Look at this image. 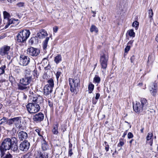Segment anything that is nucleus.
Instances as JSON below:
<instances>
[{
    "label": "nucleus",
    "mask_w": 158,
    "mask_h": 158,
    "mask_svg": "<svg viewBox=\"0 0 158 158\" xmlns=\"http://www.w3.org/2000/svg\"><path fill=\"white\" fill-rule=\"evenodd\" d=\"M153 13L152 9H150L148 10V15L149 18H152L153 16Z\"/></svg>",
    "instance_id": "obj_37"
},
{
    "label": "nucleus",
    "mask_w": 158,
    "mask_h": 158,
    "mask_svg": "<svg viewBox=\"0 0 158 158\" xmlns=\"http://www.w3.org/2000/svg\"><path fill=\"white\" fill-rule=\"evenodd\" d=\"M31 158L28 155H26L22 156L21 158Z\"/></svg>",
    "instance_id": "obj_49"
},
{
    "label": "nucleus",
    "mask_w": 158,
    "mask_h": 158,
    "mask_svg": "<svg viewBox=\"0 0 158 158\" xmlns=\"http://www.w3.org/2000/svg\"><path fill=\"white\" fill-rule=\"evenodd\" d=\"M101 80L100 77L96 75L94 78V82L97 83H99Z\"/></svg>",
    "instance_id": "obj_32"
},
{
    "label": "nucleus",
    "mask_w": 158,
    "mask_h": 158,
    "mask_svg": "<svg viewBox=\"0 0 158 158\" xmlns=\"http://www.w3.org/2000/svg\"><path fill=\"white\" fill-rule=\"evenodd\" d=\"M5 68V66H2L0 68V76L4 73Z\"/></svg>",
    "instance_id": "obj_36"
},
{
    "label": "nucleus",
    "mask_w": 158,
    "mask_h": 158,
    "mask_svg": "<svg viewBox=\"0 0 158 158\" xmlns=\"http://www.w3.org/2000/svg\"><path fill=\"white\" fill-rule=\"evenodd\" d=\"M58 123L53 125V128L52 130V131L53 134L56 135L58 134Z\"/></svg>",
    "instance_id": "obj_25"
},
{
    "label": "nucleus",
    "mask_w": 158,
    "mask_h": 158,
    "mask_svg": "<svg viewBox=\"0 0 158 158\" xmlns=\"http://www.w3.org/2000/svg\"><path fill=\"white\" fill-rule=\"evenodd\" d=\"M132 42H131V41H130L128 42V44H131L132 43Z\"/></svg>",
    "instance_id": "obj_61"
},
{
    "label": "nucleus",
    "mask_w": 158,
    "mask_h": 158,
    "mask_svg": "<svg viewBox=\"0 0 158 158\" xmlns=\"http://www.w3.org/2000/svg\"><path fill=\"white\" fill-rule=\"evenodd\" d=\"M61 73L60 72L58 71L56 73V75L57 79L58 80L60 76V75Z\"/></svg>",
    "instance_id": "obj_43"
},
{
    "label": "nucleus",
    "mask_w": 158,
    "mask_h": 158,
    "mask_svg": "<svg viewBox=\"0 0 158 158\" xmlns=\"http://www.w3.org/2000/svg\"><path fill=\"white\" fill-rule=\"evenodd\" d=\"M14 123L17 128H20L21 124V117H18L14 118Z\"/></svg>",
    "instance_id": "obj_17"
},
{
    "label": "nucleus",
    "mask_w": 158,
    "mask_h": 158,
    "mask_svg": "<svg viewBox=\"0 0 158 158\" xmlns=\"http://www.w3.org/2000/svg\"><path fill=\"white\" fill-rule=\"evenodd\" d=\"M30 146V143L27 141H24L20 144L19 149L21 150L26 151L28 149Z\"/></svg>",
    "instance_id": "obj_10"
},
{
    "label": "nucleus",
    "mask_w": 158,
    "mask_h": 158,
    "mask_svg": "<svg viewBox=\"0 0 158 158\" xmlns=\"http://www.w3.org/2000/svg\"><path fill=\"white\" fill-rule=\"evenodd\" d=\"M116 152V150H115V152H115H115Z\"/></svg>",
    "instance_id": "obj_64"
},
{
    "label": "nucleus",
    "mask_w": 158,
    "mask_h": 158,
    "mask_svg": "<svg viewBox=\"0 0 158 158\" xmlns=\"http://www.w3.org/2000/svg\"><path fill=\"white\" fill-rule=\"evenodd\" d=\"M14 118L9 119L7 121L8 124L9 125H11L14 123Z\"/></svg>",
    "instance_id": "obj_39"
},
{
    "label": "nucleus",
    "mask_w": 158,
    "mask_h": 158,
    "mask_svg": "<svg viewBox=\"0 0 158 158\" xmlns=\"http://www.w3.org/2000/svg\"><path fill=\"white\" fill-rule=\"evenodd\" d=\"M29 42L31 45L37 44L38 43L39 40L38 37L36 35L35 37H32L29 40Z\"/></svg>",
    "instance_id": "obj_20"
},
{
    "label": "nucleus",
    "mask_w": 158,
    "mask_h": 158,
    "mask_svg": "<svg viewBox=\"0 0 158 158\" xmlns=\"http://www.w3.org/2000/svg\"><path fill=\"white\" fill-rule=\"evenodd\" d=\"M37 97V96H36V95H34L32 101L35 102L36 100Z\"/></svg>",
    "instance_id": "obj_52"
},
{
    "label": "nucleus",
    "mask_w": 158,
    "mask_h": 158,
    "mask_svg": "<svg viewBox=\"0 0 158 158\" xmlns=\"http://www.w3.org/2000/svg\"><path fill=\"white\" fill-rule=\"evenodd\" d=\"M49 37H47L46 38L45 40L43 42V49H46L47 48V44L48 43V42L49 40Z\"/></svg>",
    "instance_id": "obj_27"
},
{
    "label": "nucleus",
    "mask_w": 158,
    "mask_h": 158,
    "mask_svg": "<svg viewBox=\"0 0 158 158\" xmlns=\"http://www.w3.org/2000/svg\"><path fill=\"white\" fill-rule=\"evenodd\" d=\"M44 118V114L40 112L33 116V120L34 121L38 123L42 121Z\"/></svg>",
    "instance_id": "obj_11"
},
{
    "label": "nucleus",
    "mask_w": 158,
    "mask_h": 158,
    "mask_svg": "<svg viewBox=\"0 0 158 158\" xmlns=\"http://www.w3.org/2000/svg\"><path fill=\"white\" fill-rule=\"evenodd\" d=\"M92 12L94 14H96V13L95 11H92Z\"/></svg>",
    "instance_id": "obj_59"
},
{
    "label": "nucleus",
    "mask_w": 158,
    "mask_h": 158,
    "mask_svg": "<svg viewBox=\"0 0 158 158\" xmlns=\"http://www.w3.org/2000/svg\"><path fill=\"white\" fill-rule=\"evenodd\" d=\"M18 136L20 140H25L28 138L27 134L25 132L21 131L18 133Z\"/></svg>",
    "instance_id": "obj_15"
},
{
    "label": "nucleus",
    "mask_w": 158,
    "mask_h": 158,
    "mask_svg": "<svg viewBox=\"0 0 158 158\" xmlns=\"http://www.w3.org/2000/svg\"><path fill=\"white\" fill-rule=\"evenodd\" d=\"M127 33L130 37H134L135 35V33L134 32L133 29H131L127 31Z\"/></svg>",
    "instance_id": "obj_30"
},
{
    "label": "nucleus",
    "mask_w": 158,
    "mask_h": 158,
    "mask_svg": "<svg viewBox=\"0 0 158 158\" xmlns=\"http://www.w3.org/2000/svg\"><path fill=\"white\" fill-rule=\"evenodd\" d=\"M43 99L42 97L40 95L37 96V97L36 98V100L35 102V103L38 104L40 103L42 101Z\"/></svg>",
    "instance_id": "obj_33"
},
{
    "label": "nucleus",
    "mask_w": 158,
    "mask_h": 158,
    "mask_svg": "<svg viewBox=\"0 0 158 158\" xmlns=\"http://www.w3.org/2000/svg\"><path fill=\"white\" fill-rule=\"evenodd\" d=\"M104 144H105V145H106V144H107V142H106V141H105V142H104Z\"/></svg>",
    "instance_id": "obj_62"
},
{
    "label": "nucleus",
    "mask_w": 158,
    "mask_h": 158,
    "mask_svg": "<svg viewBox=\"0 0 158 158\" xmlns=\"http://www.w3.org/2000/svg\"><path fill=\"white\" fill-rule=\"evenodd\" d=\"M32 80V78H30V77H24L23 78L21 79L20 81L22 83L24 84L27 86L30 83Z\"/></svg>",
    "instance_id": "obj_16"
},
{
    "label": "nucleus",
    "mask_w": 158,
    "mask_h": 158,
    "mask_svg": "<svg viewBox=\"0 0 158 158\" xmlns=\"http://www.w3.org/2000/svg\"><path fill=\"white\" fill-rule=\"evenodd\" d=\"M94 86L92 84H90L88 86V89L89 91V93H91L94 88Z\"/></svg>",
    "instance_id": "obj_35"
},
{
    "label": "nucleus",
    "mask_w": 158,
    "mask_h": 158,
    "mask_svg": "<svg viewBox=\"0 0 158 158\" xmlns=\"http://www.w3.org/2000/svg\"><path fill=\"white\" fill-rule=\"evenodd\" d=\"M48 148V146L45 140L43 139L41 141V149L43 152H47Z\"/></svg>",
    "instance_id": "obj_19"
},
{
    "label": "nucleus",
    "mask_w": 158,
    "mask_h": 158,
    "mask_svg": "<svg viewBox=\"0 0 158 158\" xmlns=\"http://www.w3.org/2000/svg\"><path fill=\"white\" fill-rule=\"evenodd\" d=\"M153 136V134L151 133H148L146 137L147 140H150V144L152 145V140L151 139L152 137Z\"/></svg>",
    "instance_id": "obj_26"
},
{
    "label": "nucleus",
    "mask_w": 158,
    "mask_h": 158,
    "mask_svg": "<svg viewBox=\"0 0 158 158\" xmlns=\"http://www.w3.org/2000/svg\"><path fill=\"white\" fill-rule=\"evenodd\" d=\"M93 17H94L95 16V15H93Z\"/></svg>",
    "instance_id": "obj_63"
},
{
    "label": "nucleus",
    "mask_w": 158,
    "mask_h": 158,
    "mask_svg": "<svg viewBox=\"0 0 158 158\" xmlns=\"http://www.w3.org/2000/svg\"><path fill=\"white\" fill-rule=\"evenodd\" d=\"M73 153L72 152V149H69V155L71 156L73 155Z\"/></svg>",
    "instance_id": "obj_44"
},
{
    "label": "nucleus",
    "mask_w": 158,
    "mask_h": 158,
    "mask_svg": "<svg viewBox=\"0 0 158 158\" xmlns=\"http://www.w3.org/2000/svg\"><path fill=\"white\" fill-rule=\"evenodd\" d=\"M69 81L70 86V91L72 92L76 93L77 88L80 85V81L79 77L76 76L74 79L69 78Z\"/></svg>",
    "instance_id": "obj_4"
},
{
    "label": "nucleus",
    "mask_w": 158,
    "mask_h": 158,
    "mask_svg": "<svg viewBox=\"0 0 158 158\" xmlns=\"http://www.w3.org/2000/svg\"><path fill=\"white\" fill-rule=\"evenodd\" d=\"M25 77H30V78H32V75L31 74L30 71L29 70H26L25 72Z\"/></svg>",
    "instance_id": "obj_31"
},
{
    "label": "nucleus",
    "mask_w": 158,
    "mask_h": 158,
    "mask_svg": "<svg viewBox=\"0 0 158 158\" xmlns=\"http://www.w3.org/2000/svg\"><path fill=\"white\" fill-rule=\"evenodd\" d=\"M35 131H36L37 133L40 136H41V135L40 134V130L38 129H36L35 130Z\"/></svg>",
    "instance_id": "obj_54"
},
{
    "label": "nucleus",
    "mask_w": 158,
    "mask_h": 158,
    "mask_svg": "<svg viewBox=\"0 0 158 158\" xmlns=\"http://www.w3.org/2000/svg\"><path fill=\"white\" fill-rule=\"evenodd\" d=\"M124 144V143L123 141H120L119 143L118 144V147H121L119 150H120L121 149L122 146H123Z\"/></svg>",
    "instance_id": "obj_40"
},
{
    "label": "nucleus",
    "mask_w": 158,
    "mask_h": 158,
    "mask_svg": "<svg viewBox=\"0 0 158 158\" xmlns=\"http://www.w3.org/2000/svg\"><path fill=\"white\" fill-rule=\"evenodd\" d=\"M6 21H4V24H6V25L5 26L6 28L8 27V26L13 23V20L12 19H8Z\"/></svg>",
    "instance_id": "obj_28"
},
{
    "label": "nucleus",
    "mask_w": 158,
    "mask_h": 158,
    "mask_svg": "<svg viewBox=\"0 0 158 158\" xmlns=\"http://www.w3.org/2000/svg\"><path fill=\"white\" fill-rule=\"evenodd\" d=\"M148 105L146 99L142 98L140 99V102H136L135 104H133V108L135 112H140L146 109Z\"/></svg>",
    "instance_id": "obj_2"
},
{
    "label": "nucleus",
    "mask_w": 158,
    "mask_h": 158,
    "mask_svg": "<svg viewBox=\"0 0 158 158\" xmlns=\"http://www.w3.org/2000/svg\"><path fill=\"white\" fill-rule=\"evenodd\" d=\"M48 84L45 85V86L51 87L53 88L54 86V81L52 79H50L47 81Z\"/></svg>",
    "instance_id": "obj_23"
},
{
    "label": "nucleus",
    "mask_w": 158,
    "mask_h": 158,
    "mask_svg": "<svg viewBox=\"0 0 158 158\" xmlns=\"http://www.w3.org/2000/svg\"><path fill=\"white\" fill-rule=\"evenodd\" d=\"M53 88L48 87V86H45L44 89V94L45 95L48 96L49 95L52 91Z\"/></svg>",
    "instance_id": "obj_18"
},
{
    "label": "nucleus",
    "mask_w": 158,
    "mask_h": 158,
    "mask_svg": "<svg viewBox=\"0 0 158 158\" xmlns=\"http://www.w3.org/2000/svg\"><path fill=\"white\" fill-rule=\"evenodd\" d=\"M17 140L15 137H12L11 139L9 138L5 139L0 146L1 157L4 155V152L6 150L10 149L14 152L18 150Z\"/></svg>",
    "instance_id": "obj_1"
},
{
    "label": "nucleus",
    "mask_w": 158,
    "mask_h": 158,
    "mask_svg": "<svg viewBox=\"0 0 158 158\" xmlns=\"http://www.w3.org/2000/svg\"><path fill=\"white\" fill-rule=\"evenodd\" d=\"M30 62V59L27 56L21 55L19 58V64L23 66L27 65Z\"/></svg>",
    "instance_id": "obj_8"
},
{
    "label": "nucleus",
    "mask_w": 158,
    "mask_h": 158,
    "mask_svg": "<svg viewBox=\"0 0 158 158\" xmlns=\"http://www.w3.org/2000/svg\"><path fill=\"white\" fill-rule=\"evenodd\" d=\"M27 52L28 54L33 56H36L40 53L39 49L32 47L27 48Z\"/></svg>",
    "instance_id": "obj_9"
},
{
    "label": "nucleus",
    "mask_w": 158,
    "mask_h": 158,
    "mask_svg": "<svg viewBox=\"0 0 158 158\" xmlns=\"http://www.w3.org/2000/svg\"><path fill=\"white\" fill-rule=\"evenodd\" d=\"M157 82L155 81L153 83V85L150 89V92L151 94L153 96L156 95L157 91Z\"/></svg>",
    "instance_id": "obj_12"
},
{
    "label": "nucleus",
    "mask_w": 158,
    "mask_h": 158,
    "mask_svg": "<svg viewBox=\"0 0 158 158\" xmlns=\"http://www.w3.org/2000/svg\"><path fill=\"white\" fill-rule=\"evenodd\" d=\"M105 148L106 151V152L108 151L109 148V145L108 144H106L105 146Z\"/></svg>",
    "instance_id": "obj_46"
},
{
    "label": "nucleus",
    "mask_w": 158,
    "mask_h": 158,
    "mask_svg": "<svg viewBox=\"0 0 158 158\" xmlns=\"http://www.w3.org/2000/svg\"><path fill=\"white\" fill-rule=\"evenodd\" d=\"M17 85L18 89L20 90H27L29 88V86L25 85L20 81L19 83H17Z\"/></svg>",
    "instance_id": "obj_13"
},
{
    "label": "nucleus",
    "mask_w": 158,
    "mask_h": 158,
    "mask_svg": "<svg viewBox=\"0 0 158 158\" xmlns=\"http://www.w3.org/2000/svg\"><path fill=\"white\" fill-rule=\"evenodd\" d=\"M4 20L3 22L6 21V20L9 19L10 17V14L6 11H4L3 12Z\"/></svg>",
    "instance_id": "obj_22"
},
{
    "label": "nucleus",
    "mask_w": 158,
    "mask_h": 158,
    "mask_svg": "<svg viewBox=\"0 0 158 158\" xmlns=\"http://www.w3.org/2000/svg\"><path fill=\"white\" fill-rule=\"evenodd\" d=\"M24 3L23 2H20L17 4V6L19 7H22L24 6Z\"/></svg>",
    "instance_id": "obj_45"
},
{
    "label": "nucleus",
    "mask_w": 158,
    "mask_h": 158,
    "mask_svg": "<svg viewBox=\"0 0 158 158\" xmlns=\"http://www.w3.org/2000/svg\"><path fill=\"white\" fill-rule=\"evenodd\" d=\"M12 156L10 154H7L3 158H11Z\"/></svg>",
    "instance_id": "obj_48"
},
{
    "label": "nucleus",
    "mask_w": 158,
    "mask_h": 158,
    "mask_svg": "<svg viewBox=\"0 0 158 158\" xmlns=\"http://www.w3.org/2000/svg\"><path fill=\"white\" fill-rule=\"evenodd\" d=\"M134 140L133 139H132L131 141H129V143L130 144V146H131V143L132 141Z\"/></svg>",
    "instance_id": "obj_56"
},
{
    "label": "nucleus",
    "mask_w": 158,
    "mask_h": 158,
    "mask_svg": "<svg viewBox=\"0 0 158 158\" xmlns=\"http://www.w3.org/2000/svg\"><path fill=\"white\" fill-rule=\"evenodd\" d=\"M143 130H144V128H142L141 130H140V131L141 132V133H143Z\"/></svg>",
    "instance_id": "obj_58"
},
{
    "label": "nucleus",
    "mask_w": 158,
    "mask_h": 158,
    "mask_svg": "<svg viewBox=\"0 0 158 158\" xmlns=\"http://www.w3.org/2000/svg\"><path fill=\"white\" fill-rule=\"evenodd\" d=\"M72 145L71 143H70L69 145V149H72Z\"/></svg>",
    "instance_id": "obj_55"
},
{
    "label": "nucleus",
    "mask_w": 158,
    "mask_h": 158,
    "mask_svg": "<svg viewBox=\"0 0 158 158\" xmlns=\"http://www.w3.org/2000/svg\"><path fill=\"white\" fill-rule=\"evenodd\" d=\"M130 48V46H127L125 48V52H127Z\"/></svg>",
    "instance_id": "obj_42"
},
{
    "label": "nucleus",
    "mask_w": 158,
    "mask_h": 158,
    "mask_svg": "<svg viewBox=\"0 0 158 158\" xmlns=\"http://www.w3.org/2000/svg\"><path fill=\"white\" fill-rule=\"evenodd\" d=\"M90 30L91 32H95L97 33L98 32V28L94 25H92L91 27L90 28Z\"/></svg>",
    "instance_id": "obj_29"
},
{
    "label": "nucleus",
    "mask_w": 158,
    "mask_h": 158,
    "mask_svg": "<svg viewBox=\"0 0 158 158\" xmlns=\"http://www.w3.org/2000/svg\"><path fill=\"white\" fill-rule=\"evenodd\" d=\"M48 104L49 106L51 107L53 106V103L52 102H51L49 100L48 101Z\"/></svg>",
    "instance_id": "obj_51"
},
{
    "label": "nucleus",
    "mask_w": 158,
    "mask_h": 158,
    "mask_svg": "<svg viewBox=\"0 0 158 158\" xmlns=\"http://www.w3.org/2000/svg\"><path fill=\"white\" fill-rule=\"evenodd\" d=\"M15 0H7L8 2H12L14 1Z\"/></svg>",
    "instance_id": "obj_57"
},
{
    "label": "nucleus",
    "mask_w": 158,
    "mask_h": 158,
    "mask_svg": "<svg viewBox=\"0 0 158 158\" xmlns=\"http://www.w3.org/2000/svg\"><path fill=\"white\" fill-rule=\"evenodd\" d=\"M54 60L56 64H58L62 60L61 55L60 54H58L55 57Z\"/></svg>",
    "instance_id": "obj_24"
},
{
    "label": "nucleus",
    "mask_w": 158,
    "mask_h": 158,
    "mask_svg": "<svg viewBox=\"0 0 158 158\" xmlns=\"http://www.w3.org/2000/svg\"><path fill=\"white\" fill-rule=\"evenodd\" d=\"M30 34V32L28 30H24L19 32L16 36L17 42L20 43L25 42Z\"/></svg>",
    "instance_id": "obj_3"
},
{
    "label": "nucleus",
    "mask_w": 158,
    "mask_h": 158,
    "mask_svg": "<svg viewBox=\"0 0 158 158\" xmlns=\"http://www.w3.org/2000/svg\"><path fill=\"white\" fill-rule=\"evenodd\" d=\"M108 58V55L106 53H104L101 56L100 62L102 68L103 69H106L107 67Z\"/></svg>",
    "instance_id": "obj_7"
},
{
    "label": "nucleus",
    "mask_w": 158,
    "mask_h": 158,
    "mask_svg": "<svg viewBox=\"0 0 158 158\" xmlns=\"http://www.w3.org/2000/svg\"><path fill=\"white\" fill-rule=\"evenodd\" d=\"M48 35L47 32L45 30L41 29L37 33L36 35L40 39H43L47 36Z\"/></svg>",
    "instance_id": "obj_14"
},
{
    "label": "nucleus",
    "mask_w": 158,
    "mask_h": 158,
    "mask_svg": "<svg viewBox=\"0 0 158 158\" xmlns=\"http://www.w3.org/2000/svg\"><path fill=\"white\" fill-rule=\"evenodd\" d=\"M133 136V135L131 133L129 132L128 133L127 137L128 139L132 138Z\"/></svg>",
    "instance_id": "obj_41"
},
{
    "label": "nucleus",
    "mask_w": 158,
    "mask_h": 158,
    "mask_svg": "<svg viewBox=\"0 0 158 158\" xmlns=\"http://www.w3.org/2000/svg\"><path fill=\"white\" fill-rule=\"evenodd\" d=\"M135 59V56H132L130 58L131 62V63L134 62V60Z\"/></svg>",
    "instance_id": "obj_47"
},
{
    "label": "nucleus",
    "mask_w": 158,
    "mask_h": 158,
    "mask_svg": "<svg viewBox=\"0 0 158 158\" xmlns=\"http://www.w3.org/2000/svg\"><path fill=\"white\" fill-rule=\"evenodd\" d=\"M100 94L99 93H97L96 95L95 96V99H98L99 97H100Z\"/></svg>",
    "instance_id": "obj_53"
},
{
    "label": "nucleus",
    "mask_w": 158,
    "mask_h": 158,
    "mask_svg": "<svg viewBox=\"0 0 158 158\" xmlns=\"http://www.w3.org/2000/svg\"><path fill=\"white\" fill-rule=\"evenodd\" d=\"M126 135V133H124L123 134V137H124L125 136V135Z\"/></svg>",
    "instance_id": "obj_60"
},
{
    "label": "nucleus",
    "mask_w": 158,
    "mask_h": 158,
    "mask_svg": "<svg viewBox=\"0 0 158 158\" xmlns=\"http://www.w3.org/2000/svg\"><path fill=\"white\" fill-rule=\"evenodd\" d=\"M26 107L27 111L31 114H34L38 112L40 108L39 105L35 103H30L28 104Z\"/></svg>",
    "instance_id": "obj_6"
},
{
    "label": "nucleus",
    "mask_w": 158,
    "mask_h": 158,
    "mask_svg": "<svg viewBox=\"0 0 158 158\" xmlns=\"http://www.w3.org/2000/svg\"><path fill=\"white\" fill-rule=\"evenodd\" d=\"M10 47L7 45H4L0 48V55L6 57L9 60L11 59L12 54L10 50Z\"/></svg>",
    "instance_id": "obj_5"
},
{
    "label": "nucleus",
    "mask_w": 158,
    "mask_h": 158,
    "mask_svg": "<svg viewBox=\"0 0 158 158\" xmlns=\"http://www.w3.org/2000/svg\"><path fill=\"white\" fill-rule=\"evenodd\" d=\"M39 158H48V153L47 152H40L38 155Z\"/></svg>",
    "instance_id": "obj_21"
},
{
    "label": "nucleus",
    "mask_w": 158,
    "mask_h": 158,
    "mask_svg": "<svg viewBox=\"0 0 158 158\" xmlns=\"http://www.w3.org/2000/svg\"><path fill=\"white\" fill-rule=\"evenodd\" d=\"M58 27L57 26H55L53 28V31L56 32L58 31Z\"/></svg>",
    "instance_id": "obj_50"
},
{
    "label": "nucleus",
    "mask_w": 158,
    "mask_h": 158,
    "mask_svg": "<svg viewBox=\"0 0 158 158\" xmlns=\"http://www.w3.org/2000/svg\"><path fill=\"white\" fill-rule=\"evenodd\" d=\"M7 121V120L6 118H3L0 120V125Z\"/></svg>",
    "instance_id": "obj_38"
},
{
    "label": "nucleus",
    "mask_w": 158,
    "mask_h": 158,
    "mask_svg": "<svg viewBox=\"0 0 158 158\" xmlns=\"http://www.w3.org/2000/svg\"><path fill=\"white\" fill-rule=\"evenodd\" d=\"M139 25V23L138 21H135L132 24V26L133 27H135L136 30H137L138 29Z\"/></svg>",
    "instance_id": "obj_34"
}]
</instances>
